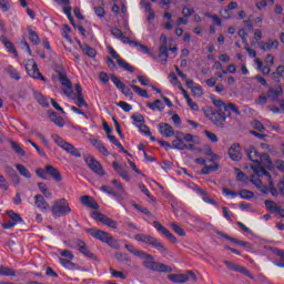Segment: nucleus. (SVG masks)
Listing matches in <instances>:
<instances>
[{
    "mask_svg": "<svg viewBox=\"0 0 284 284\" xmlns=\"http://www.w3.org/2000/svg\"><path fill=\"white\" fill-rule=\"evenodd\" d=\"M124 247L130 254L141 258L143 261L142 265H144L146 270H150L151 272H162L164 274H170V272H172V266H168L161 262H154V255L148 254L145 251H139L134 248V245L132 244H125Z\"/></svg>",
    "mask_w": 284,
    "mask_h": 284,
    "instance_id": "f257e3e1",
    "label": "nucleus"
},
{
    "mask_svg": "<svg viewBox=\"0 0 284 284\" xmlns=\"http://www.w3.org/2000/svg\"><path fill=\"white\" fill-rule=\"evenodd\" d=\"M53 83H60L62 85V92L69 99H77L74 90L72 89V81L68 78V71L63 65H58L54 69V74L51 77Z\"/></svg>",
    "mask_w": 284,
    "mask_h": 284,
    "instance_id": "f03ea898",
    "label": "nucleus"
},
{
    "mask_svg": "<svg viewBox=\"0 0 284 284\" xmlns=\"http://www.w3.org/2000/svg\"><path fill=\"white\" fill-rule=\"evenodd\" d=\"M134 239L135 241H138V243H144V245H150L154 250H158L160 254H166L168 252V247H165V244H163V242L152 235L139 233L135 234Z\"/></svg>",
    "mask_w": 284,
    "mask_h": 284,
    "instance_id": "7ed1b4c3",
    "label": "nucleus"
},
{
    "mask_svg": "<svg viewBox=\"0 0 284 284\" xmlns=\"http://www.w3.org/2000/svg\"><path fill=\"white\" fill-rule=\"evenodd\" d=\"M72 213V207L65 197L58 199L51 206V214L53 219H61V216H68Z\"/></svg>",
    "mask_w": 284,
    "mask_h": 284,
    "instance_id": "20e7f679",
    "label": "nucleus"
},
{
    "mask_svg": "<svg viewBox=\"0 0 284 284\" xmlns=\"http://www.w3.org/2000/svg\"><path fill=\"white\" fill-rule=\"evenodd\" d=\"M87 232L92 239L101 241V243H106V245H110V247H113L114 250H119V243L112 235H110V233L95 229H88Z\"/></svg>",
    "mask_w": 284,
    "mask_h": 284,
    "instance_id": "39448f33",
    "label": "nucleus"
},
{
    "mask_svg": "<svg viewBox=\"0 0 284 284\" xmlns=\"http://www.w3.org/2000/svg\"><path fill=\"white\" fill-rule=\"evenodd\" d=\"M245 152L247 159H250L252 163H255V165H267L272 163V161H270V155L267 153L261 154L254 146H250L248 149H246Z\"/></svg>",
    "mask_w": 284,
    "mask_h": 284,
    "instance_id": "423d86ee",
    "label": "nucleus"
},
{
    "mask_svg": "<svg viewBox=\"0 0 284 284\" xmlns=\"http://www.w3.org/2000/svg\"><path fill=\"white\" fill-rule=\"evenodd\" d=\"M52 139L59 148L64 150V152H68V154H71V156H75V159H81V151L79 149L74 148L72 143L65 142L63 138H61L59 134L52 135Z\"/></svg>",
    "mask_w": 284,
    "mask_h": 284,
    "instance_id": "0eeeda50",
    "label": "nucleus"
},
{
    "mask_svg": "<svg viewBox=\"0 0 284 284\" xmlns=\"http://www.w3.org/2000/svg\"><path fill=\"white\" fill-rule=\"evenodd\" d=\"M131 119L133 121L134 128H138L141 134H144V136L152 135V131L150 130V126L145 124V118L143 116V114L134 113L131 115Z\"/></svg>",
    "mask_w": 284,
    "mask_h": 284,
    "instance_id": "6e6552de",
    "label": "nucleus"
},
{
    "mask_svg": "<svg viewBox=\"0 0 284 284\" xmlns=\"http://www.w3.org/2000/svg\"><path fill=\"white\" fill-rule=\"evenodd\" d=\"M24 68L31 79H38L39 81L48 83V78L43 77L41 71H39V65L37 64V62H34V60H29Z\"/></svg>",
    "mask_w": 284,
    "mask_h": 284,
    "instance_id": "1a4fd4ad",
    "label": "nucleus"
},
{
    "mask_svg": "<svg viewBox=\"0 0 284 284\" xmlns=\"http://www.w3.org/2000/svg\"><path fill=\"white\" fill-rule=\"evenodd\" d=\"M108 51L112 59H115L119 68L124 70V72H134L135 68L132 67V64H130L128 61H125V59L121 58V55L119 54V52H116V50H114V48L108 47Z\"/></svg>",
    "mask_w": 284,
    "mask_h": 284,
    "instance_id": "9d476101",
    "label": "nucleus"
},
{
    "mask_svg": "<svg viewBox=\"0 0 284 284\" xmlns=\"http://www.w3.org/2000/svg\"><path fill=\"white\" fill-rule=\"evenodd\" d=\"M108 51L112 59H115L119 68L124 70V72H134L135 68L132 67V64H130L128 61H125V59L121 58V55L119 54V52H116V50H114V48L108 47Z\"/></svg>",
    "mask_w": 284,
    "mask_h": 284,
    "instance_id": "9b49d317",
    "label": "nucleus"
},
{
    "mask_svg": "<svg viewBox=\"0 0 284 284\" xmlns=\"http://www.w3.org/2000/svg\"><path fill=\"white\" fill-rule=\"evenodd\" d=\"M189 187H190V190H193V192L195 194H197V196H200L204 203H207L209 205H214L215 207H219V202L211 199L210 195L207 194V191L201 189L194 182L189 183Z\"/></svg>",
    "mask_w": 284,
    "mask_h": 284,
    "instance_id": "f8f14e48",
    "label": "nucleus"
},
{
    "mask_svg": "<svg viewBox=\"0 0 284 284\" xmlns=\"http://www.w3.org/2000/svg\"><path fill=\"white\" fill-rule=\"evenodd\" d=\"M92 219L94 221H100V223L106 225V227H111V230H119V223H116V221L108 217V215H105L99 211L92 212Z\"/></svg>",
    "mask_w": 284,
    "mask_h": 284,
    "instance_id": "ddd939ff",
    "label": "nucleus"
},
{
    "mask_svg": "<svg viewBox=\"0 0 284 284\" xmlns=\"http://www.w3.org/2000/svg\"><path fill=\"white\" fill-rule=\"evenodd\" d=\"M206 116L210 118V121H212L216 128H225V121H227V114L225 112L211 111L210 113H206Z\"/></svg>",
    "mask_w": 284,
    "mask_h": 284,
    "instance_id": "4468645a",
    "label": "nucleus"
},
{
    "mask_svg": "<svg viewBox=\"0 0 284 284\" xmlns=\"http://www.w3.org/2000/svg\"><path fill=\"white\" fill-rule=\"evenodd\" d=\"M222 193L224 194V196H232L233 199H236V196H240L244 201H250V199H254V192L245 189L236 193L227 187H223Z\"/></svg>",
    "mask_w": 284,
    "mask_h": 284,
    "instance_id": "2eb2a0df",
    "label": "nucleus"
},
{
    "mask_svg": "<svg viewBox=\"0 0 284 284\" xmlns=\"http://www.w3.org/2000/svg\"><path fill=\"white\" fill-rule=\"evenodd\" d=\"M84 161L88 168H90V170L94 172V174H97L98 176H105V170L103 169V165H101V162H99L94 158H85Z\"/></svg>",
    "mask_w": 284,
    "mask_h": 284,
    "instance_id": "dca6fc26",
    "label": "nucleus"
},
{
    "mask_svg": "<svg viewBox=\"0 0 284 284\" xmlns=\"http://www.w3.org/2000/svg\"><path fill=\"white\" fill-rule=\"evenodd\" d=\"M158 130L160 134L164 136V139H171V136H179L180 134H183L179 131L174 132V128H172L170 123H160L158 125Z\"/></svg>",
    "mask_w": 284,
    "mask_h": 284,
    "instance_id": "f3484780",
    "label": "nucleus"
},
{
    "mask_svg": "<svg viewBox=\"0 0 284 284\" xmlns=\"http://www.w3.org/2000/svg\"><path fill=\"white\" fill-rule=\"evenodd\" d=\"M153 227L160 232V234H163V236H165V239H168V241L171 243H179L176 236H174V234H172L170 230L165 229V226H163L159 221L153 222Z\"/></svg>",
    "mask_w": 284,
    "mask_h": 284,
    "instance_id": "a211bd4d",
    "label": "nucleus"
},
{
    "mask_svg": "<svg viewBox=\"0 0 284 284\" xmlns=\"http://www.w3.org/2000/svg\"><path fill=\"white\" fill-rule=\"evenodd\" d=\"M224 265H226L227 270H231L232 272H239L240 274H244V276H247V278H251V281H254V275H252L251 272L244 266L234 264L230 261H224Z\"/></svg>",
    "mask_w": 284,
    "mask_h": 284,
    "instance_id": "6ab92c4d",
    "label": "nucleus"
},
{
    "mask_svg": "<svg viewBox=\"0 0 284 284\" xmlns=\"http://www.w3.org/2000/svg\"><path fill=\"white\" fill-rule=\"evenodd\" d=\"M75 245L78 247V252H80V254H82L87 258H91V260L97 258L94 253H92V251H90V248L88 247V244L85 243V241L77 240Z\"/></svg>",
    "mask_w": 284,
    "mask_h": 284,
    "instance_id": "aec40b11",
    "label": "nucleus"
},
{
    "mask_svg": "<svg viewBox=\"0 0 284 284\" xmlns=\"http://www.w3.org/2000/svg\"><path fill=\"white\" fill-rule=\"evenodd\" d=\"M229 156L231 161H235V162L241 161V159H243L241 144H237V143L232 144L231 148L229 149Z\"/></svg>",
    "mask_w": 284,
    "mask_h": 284,
    "instance_id": "412c9836",
    "label": "nucleus"
},
{
    "mask_svg": "<svg viewBox=\"0 0 284 284\" xmlns=\"http://www.w3.org/2000/svg\"><path fill=\"white\" fill-rule=\"evenodd\" d=\"M34 205L43 214H45V212H48V210H50V203H48L45 201V197L41 194L34 195Z\"/></svg>",
    "mask_w": 284,
    "mask_h": 284,
    "instance_id": "4be33fe9",
    "label": "nucleus"
},
{
    "mask_svg": "<svg viewBox=\"0 0 284 284\" xmlns=\"http://www.w3.org/2000/svg\"><path fill=\"white\" fill-rule=\"evenodd\" d=\"M75 92H77V99H75V105L78 108H88V102H85V98L83 97V88L80 83L75 84Z\"/></svg>",
    "mask_w": 284,
    "mask_h": 284,
    "instance_id": "5701e85b",
    "label": "nucleus"
},
{
    "mask_svg": "<svg viewBox=\"0 0 284 284\" xmlns=\"http://www.w3.org/2000/svg\"><path fill=\"white\" fill-rule=\"evenodd\" d=\"M267 97L268 99H271V101H278V99L283 97V87L281 85L271 87L268 89Z\"/></svg>",
    "mask_w": 284,
    "mask_h": 284,
    "instance_id": "b1692460",
    "label": "nucleus"
},
{
    "mask_svg": "<svg viewBox=\"0 0 284 284\" xmlns=\"http://www.w3.org/2000/svg\"><path fill=\"white\" fill-rule=\"evenodd\" d=\"M0 41L1 43H3L4 48H7V52H9V54H13L14 59L19 57V52H17V48H14V44L10 40H8L6 36H1Z\"/></svg>",
    "mask_w": 284,
    "mask_h": 284,
    "instance_id": "393cba45",
    "label": "nucleus"
},
{
    "mask_svg": "<svg viewBox=\"0 0 284 284\" xmlns=\"http://www.w3.org/2000/svg\"><path fill=\"white\" fill-rule=\"evenodd\" d=\"M80 201L82 205L85 207H90V210H99V203H97V200L90 195H83L80 197Z\"/></svg>",
    "mask_w": 284,
    "mask_h": 284,
    "instance_id": "a878e982",
    "label": "nucleus"
},
{
    "mask_svg": "<svg viewBox=\"0 0 284 284\" xmlns=\"http://www.w3.org/2000/svg\"><path fill=\"white\" fill-rule=\"evenodd\" d=\"M44 170L47 171V174L51 176L53 181H55L57 183H61V181H63V178L61 176V172L57 170V168L52 165H47Z\"/></svg>",
    "mask_w": 284,
    "mask_h": 284,
    "instance_id": "bb28decb",
    "label": "nucleus"
},
{
    "mask_svg": "<svg viewBox=\"0 0 284 284\" xmlns=\"http://www.w3.org/2000/svg\"><path fill=\"white\" fill-rule=\"evenodd\" d=\"M101 192H104V194H109V196H112L115 201H123V194L124 193H121V191L116 192L108 185H102L101 186Z\"/></svg>",
    "mask_w": 284,
    "mask_h": 284,
    "instance_id": "cd10ccee",
    "label": "nucleus"
},
{
    "mask_svg": "<svg viewBox=\"0 0 284 284\" xmlns=\"http://www.w3.org/2000/svg\"><path fill=\"white\" fill-rule=\"evenodd\" d=\"M80 50H82L83 54L89 57L90 59H94L97 57V49L90 47L88 43L78 42Z\"/></svg>",
    "mask_w": 284,
    "mask_h": 284,
    "instance_id": "c85d7f7f",
    "label": "nucleus"
},
{
    "mask_svg": "<svg viewBox=\"0 0 284 284\" xmlns=\"http://www.w3.org/2000/svg\"><path fill=\"white\" fill-rule=\"evenodd\" d=\"M260 48L263 50V52L278 50V40H268L267 42H261Z\"/></svg>",
    "mask_w": 284,
    "mask_h": 284,
    "instance_id": "c756f323",
    "label": "nucleus"
},
{
    "mask_svg": "<svg viewBox=\"0 0 284 284\" xmlns=\"http://www.w3.org/2000/svg\"><path fill=\"white\" fill-rule=\"evenodd\" d=\"M221 236H222V239H225L226 241H230L231 243H234L235 245H240L241 247H245V248L252 247V244H250V242L234 239L225 233H222Z\"/></svg>",
    "mask_w": 284,
    "mask_h": 284,
    "instance_id": "7c9ffc66",
    "label": "nucleus"
},
{
    "mask_svg": "<svg viewBox=\"0 0 284 284\" xmlns=\"http://www.w3.org/2000/svg\"><path fill=\"white\" fill-rule=\"evenodd\" d=\"M168 278L171 283H187L190 281V276L186 274H169Z\"/></svg>",
    "mask_w": 284,
    "mask_h": 284,
    "instance_id": "2f4dec72",
    "label": "nucleus"
},
{
    "mask_svg": "<svg viewBox=\"0 0 284 284\" xmlns=\"http://www.w3.org/2000/svg\"><path fill=\"white\" fill-rule=\"evenodd\" d=\"M168 52H169V49L166 43H163L162 45H160L159 58L161 59L163 65H165V63H168V59H170V54Z\"/></svg>",
    "mask_w": 284,
    "mask_h": 284,
    "instance_id": "473e14b6",
    "label": "nucleus"
},
{
    "mask_svg": "<svg viewBox=\"0 0 284 284\" xmlns=\"http://www.w3.org/2000/svg\"><path fill=\"white\" fill-rule=\"evenodd\" d=\"M232 112H233V114H236L237 116H240V114H241V110H239V106H236L234 103L230 102L229 104H226V106L224 109V113L226 114L227 118H231Z\"/></svg>",
    "mask_w": 284,
    "mask_h": 284,
    "instance_id": "72a5a7b5",
    "label": "nucleus"
},
{
    "mask_svg": "<svg viewBox=\"0 0 284 284\" xmlns=\"http://www.w3.org/2000/svg\"><path fill=\"white\" fill-rule=\"evenodd\" d=\"M27 32L29 34V40L33 45H39V43H41V38H39V34L36 33V31H33L32 27H28Z\"/></svg>",
    "mask_w": 284,
    "mask_h": 284,
    "instance_id": "f704fd0d",
    "label": "nucleus"
},
{
    "mask_svg": "<svg viewBox=\"0 0 284 284\" xmlns=\"http://www.w3.org/2000/svg\"><path fill=\"white\" fill-rule=\"evenodd\" d=\"M34 99L39 103V105H42V108H50V101L45 95L41 94V92H36Z\"/></svg>",
    "mask_w": 284,
    "mask_h": 284,
    "instance_id": "c9c22d12",
    "label": "nucleus"
},
{
    "mask_svg": "<svg viewBox=\"0 0 284 284\" xmlns=\"http://www.w3.org/2000/svg\"><path fill=\"white\" fill-rule=\"evenodd\" d=\"M146 108L149 110H159V112H163L165 110V105L163 104V101L161 100H155L154 102H148Z\"/></svg>",
    "mask_w": 284,
    "mask_h": 284,
    "instance_id": "e433bc0d",
    "label": "nucleus"
},
{
    "mask_svg": "<svg viewBox=\"0 0 284 284\" xmlns=\"http://www.w3.org/2000/svg\"><path fill=\"white\" fill-rule=\"evenodd\" d=\"M49 116H53L51 121L58 125V128H63L65 125V121L62 116H58L57 112L54 111H48Z\"/></svg>",
    "mask_w": 284,
    "mask_h": 284,
    "instance_id": "4c0bfd02",
    "label": "nucleus"
},
{
    "mask_svg": "<svg viewBox=\"0 0 284 284\" xmlns=\"http://www.w3.org/2000/svg\"><path fill=\"white\" fill-rule=\"evenodd\" d=\"M4 70L11 79H14V81H21V73H19L14 67L8 65Z\"/></svg>",
    "mask_w": 284,
    "mask_h": 284,
    "instance_id": "58836bf2",
    "label": "nucleus"
},
{
    "mask_svg": "<svg viewBox=\"0 0 284 284\" xmlns=\"http://www.w3.org/2000/svg\"><path fill=\"white\" fill-rule=\"evenodd\" d=\"M253 172H254V174H256V176H268V179L272 176V175H270L267 170H265V168H263V164H255L253 166Z\"/></svg>",
    "mask_w": 284,
    "mask_h": 284,
    "instance_id": "ea45409f",
    "label": "nucleus"
},
{
    "mask_svg": "<svg viewBox=\"0 0 284 284\" xmlns=\"http://www.w3.org/2000/svg\"><path fill=\"white\" fill-rule=\"evenodd\" d=\"M130 88L138 94L139 97H142L143 99H150V95L148 94V90L141 89L136 84H130Z\"/></svg>",
    "mask_w": 284,
    "mask_h": 284,
    "instance_id": "a19ab883",
    "label": "nucleus"
},
{
    "mask_svg": "<svg viewBox=\"0 0 284 284\" xmlns=\"http://www.w3.org/2000/svg\"><path fill=\"white\" fill-rule=\"evenodd\" d=\"M115 258L119 263H123L124 265H130L132 263V258L125 253H116Z\"/></svg>",
    "mask_w": 284,
    "mask_h": 284,
    "instance_id": "79ce46f5",
    "label": "nucleus"
},
{
    "mask_svg": "<svg viewBox=\"0 0 284 284\" xmlns=\"http://www.w3.org/2000/svg\"><path fill=\"white\" fill-rule=\"evenodd\" d=\"M106 139H109V141L111 143H113V145H115L116 148H119L120 152H123L124 154H128V150H125V148H123V144H121L119 142V140L116 139V136L109 134L106 135Z\"/></svg>",
    "mask_w": 284,
    "mask_h": 284,
    "instance_id": "37998d69",
    "label": "nucleus"
},
{
    "mask_svg": "<svg viewBox=\"0 0 284 284\" xmlns=\"http://www.w3.org/2000/svg\"><path fill=\"white\" fill-rule=\"evenodd\" d=\"M0 276H17V271L6 265H0Z\"/></svg>",
    "mask_w": 284,
    "mask_h": 284,
    "instance_id": "c03bdc74",
    "label": "nucleus"
},
{
    "mask_svg": "<svg viewBox=\"0 0 284 284\" xmlns=\"http://www.w3.org/2000/svg\"><path fill=\"white\" fill-rule=\"evenodd\" d=\"M16 168L21 176H24V179H32V173H30L23 164H17Z\"/></svg>",
    "mask_w": 284,
    "mask_h": 284,
    "instance_id": "a18cd8bd",
    "label": "nucleus"
},
{
    "mask_svg": "<svg viewBox=\"0 0 284 284\" xmlns=\"http://www.w3.org/2000/svg\"><path fill=\"white\" fill-rule=\"evenodd\" d=\"M255 63L257 65V70H261V72H263L264 74H270V72H272V69L270 68V65H264L261 59L256 58Z\"/></svg>",
    "mask_w": 284,
    "mask_h": 284,
    "instance_id": "49530a36",
    "label": "nucleus"
},
{
    "mask_svg": "<svg viewBox=\"0 0 284 284\" xmlns=\"http://www.w3.org/2000/svg\"><path fill=\"white\" fill-rule=\"evenodd\" d=\"M264 205L266 206V210L268 212H278L281 210V206H278L274 201L265 200Z\"/></svg>",
    "mask_w": 284,
    "mask_h": 284,
    "instance_id": "de8ad7c7",
    "label": "nucleus"
},
{
    "mask_svg": "<svg viewBox=\"0 0 284 284\" xmlns=\"http://www.w3.org/2000/svg\"><path fill=\"white\" fill-rule=\"evenodd\" d=\"M9 217L11 219L12 223L19 225V223H23V217L19 213H14V211H8Z\"/></svg>",
    "mask_w": 284,
    "mask_h": 284,
    "instance_id": "09e8293b",
    "label": "nucleus"
},
{
    "mask_svg": "<svg viewBox=\"0 0 284 284\" xmlns=\"http://www.w3.org/2000/svg\"><path fill=\"white\" fill-rule=\"evenodd\" d=\"M38 189L40 190L41 194L45 196V199H52V193L48 191V186L45 185L44 182H39Z\"/></svg>",
    "mask_w": 284,
    "mask_h": 284,
    "instance_id": "8fccbe9b",
    "label": "nucleus"
},
{
    "mask_svg": "<svg viewBox=\"0 0 284 284\" xmlns=\"http://www.w3.org/2000/svg\"><path fill=\"white\" fill-rule=\"evenodd\" d=\"M10 145H11L12 150L16 152V154H19V156H26V152L23 151V148H21V145H19V143L11 140Z\"/></svg>",
    "mask_w": 284,
    "mask_h": 284,
    "instance_id": "3c124183",
    "label": "nucleus"
},
{
    "mask_svg": "<svg viewBox=\"0 0 284 284\" xmlns=\"http://www.w3.org/2000/svg\"><path fill=\"white\" fill-rule=\"evenodd\" d=\"M109 272H110L111 276H113V278H121V281H125V278H128V275H125L121 271L114 270L113 267H110Z\"/></svg>",
    "mask_w": 284,
    "mask_h": 284,
    "instance_id": "603ef678",
    "label": "nucleus"
},
{
    "mask_svg": "<svg viewBox=\"0 0 284 284\" xmlns=\"http://www.w3.org/2000/svg\"><path fill=\"white\" fill-rule=\"evenodd\" d=\"M213 105H215L217 112H225V108L227 106V104L221 99H213Z\"/></svg>",
    "mask_w": 284,
    "mask_h": 284,
    "instance_id": "864d4df0",
    "label": "nucleus"
},
{
    "mask_svg": "<svg viewBox=\"0 0 284 284\" xmlns=\"http://www.w3.org/2000/svg\"><path fill=\"white\" fill-rule=\"evenodd\" d=\"M121 43H123L124 45H131L132 48H139V42L134 41V40H130V38L125 37L122 34V37L120 38Z\"/></svg>",
    "mask_w": 284,
    "mask_h": 284,
    "instance_id": "5fc2aeb1",
    "label": "nucleus"
},
{
    "mask_svg": "<svg viewBox=\"0 0 284 284\" xmlns=\"http://www.w3.org/2000/svg\"><path fill=\"white\" fill-rule=\"evenodd\" d=\"M173 148L174 150H187V144H185V142H183V140L181 139H176V140H173Z\"/></svg>",
    "mask_w": 284,
    "mask_h": 284,
    "instance_id": "6e6d98bb",
    "label": "nucleus"
},
{
    "mask_svg": "<svg viewBox=\"0 0 284 284\" xmlns=\"http://www.w3.org/2000/svg\"><path fill=\"white\" fill-rule=\"evenodd\" d=\"M111 81L120 91L125 87V83H123L121 79L114 74L111 75Z\"/></svg>",
    "mask_w": 284,
    "mask_h": 284,
    "instance_id": "4d7b16f0",
    "label": "nucleus"
},
{
    "mask_svg": "<svg viewBox=\"0 0 284 284\" xmlns=\"http://www.w3.org/2000/svg\"><path fill=\"white\" fill-rule=\"evenodd\" d=\"M95 148L97 150H99L100 154H103L104 156H110V151H108V149L105 148V145H103V143L99 142L95 140Z\"/></svg>",
    "mask_w": 284,
    "mask_h": 284,
    "instance_id": "13d9d810",
    "label": "nucleus"
},
{
    "mask_svg": "<svg viewBox=\"0 0 284 284\" xmlns=\"http://www.w3.org/2000/svg\"><path fill=\"white\" fill-rule=\"evenodd\" d=\"M171 227H172L173 232H175V234H178V236H185V230H183V227H181L179 224L171 223Z\"/></svg>",
    "mask_w": 284,
    "mask_h": 284,
    "instance_id": "bf43d9fd",
    "label": "nucleus"
},
{
    "mask_svg": "<svg viewBox=\"0 0 284 284\" xmlns=\"http://www.w3.org/2000/svg\"><path fill=\"white\" fill-rule=\"evenodd\" d=\"M134 210L138 212H141V214H145V216H152V212L148 210V207L139 205V204H133Z\"/></svg>",
    "mask_w": 284,
    "mask_h": 284,
    "instance_id": "052dcab7",
    "label": "nucleus"
},
{
    "mask_svg": "<svg viewBox=\"0 0 284 284\" xmlns=\"http://www.w3.org/2000/svg\"><path fill=\"white\" fill-rule=\"evenodd\" d=\"M204 134H205L206 139H209V141H211V143H219V136L215 133L205 130Z\"/></svg>",
    "mask_w": 284,
    "mask_h": 284,
    "instance_id": "680f3d73",
    "label": "nucleus"
},
{
    "mask_svg": "<svg viewBox=\"0 0 284 284\" xmlns=\"http://www.w3.org/2000/svg\"><path fill=\"white\" fill-rule=\"evenodd\" d=\"M0 190L8 192L10 190V183L6 180V176L0 175Z\"/></svg>",
    "mask_w": 284,
    "mask_h": 284,
    "instance_id": "e2e57ef3",
    "label": "nucleus"
},
{
    "mask_svg": "<svg viewBox=\"0 0 284 284\" xmlns=\"http://www.w3.org/2000/svg\"><path fill=\"white\" fill-rule=\"evenodd\" d=\"M118 108H121L123 112H131L132 110V105L125 101L118 102Z\"/></svg>",
    "mask_w": 284,
    "mask_h": 284,
    "instance_id": "0e129e2a",
    "label": "nucleus"
},
{
    "mask_svg": "<svg viewBox=\"0 0 284 284\" xmlns=\"http://www.w3.org/2000/svg\"><path fill=\"white\" fill-rule=\"evenodd\" d=\"M219 170V164L207 165L202 169V174H210L211 172H216Z\"/></svg>",
    "mask_w": 284,
    "mask_h": 284,
    "instance_id": "69168bd1",
    "label": "nucleus"
},
{
    "mask_svg": "<svg viewBox=\"0 0 284 284\" xmlns=\"http://www.w3.org/2000/svg\"><path fill=\"white\" fill-rule=\"evenodd\" d=\"M192 14H194V8L184 7L182 9V17H184V19L192 17Z\"/></svg>",
    "mask_w": 284,
    "mask_h": 284,
    "instance_id": "338daca9",
    "label": "nucleus"
},
{
    "mask_svg": "<svg viewBox=\"0 0 284 284\" xmlns=\"http://www.w3.org/2000/svg\"><path fill=\"white\" fill-rule=\"evenodd\" d=\"M278 256H280V261L278 262H274V264L276 265V267L284 268V252L280 251L278 252Z\"/></svg>",
    "mask_w": 284,
    "mask_h": 284,
    "instance_id": "774afa93",
    "label": "nucleus"
}]
</instances>
